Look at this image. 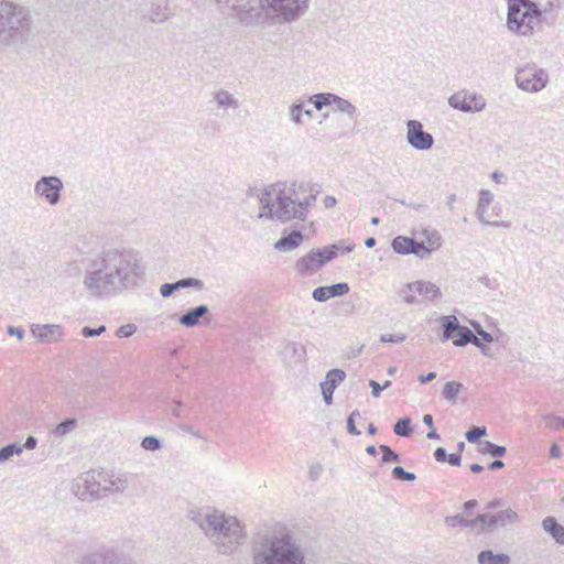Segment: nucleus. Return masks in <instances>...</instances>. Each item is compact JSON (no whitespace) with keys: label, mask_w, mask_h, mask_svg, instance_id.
<instances>
[{"label":"nucleus","mask_w":564,"mask_h":564,"mask_svg":"<svg viewBox=\"0 0 564 564\" xmlns=\"http://www.w3.org/2000/svg\"><path fill=\"white\" fill-rule=\"evenodd\" d=\"M145 268L139 254L130 249L110 248L90 259L83 286L96 299H107L138 288Z\"/></svg>","instance_id":"1"},{"label":"nucleus","mask_w":564,"mask_h":564,"mask_svg":"<svg viewBox=\"0 0 564 564\" xmlns=\"http://www.w3.org/2000/svg\"><path fill=\"white\" fill-rule=\"evenodd\" d=\"M214 546L225 556L235 554L246 542L247 532L243 523L234 516L217 509H192L187 514Z\"/></svg>","instance_id":"2"},{"label":"nucleus","mask_w":564,"mask_h":564,"mask_svg":"<svg viewBox=\"0 0 564 564\" xmlns=\"http://www.w3.org/2000/svg\"><path fill=\"white\" fill-rule=\"evenodd\" d=\"M36 36V25L29 8L12 0H0V52L21 53Z\"/></svg>","instance_id":"3"},{"label":"nucleus","mask_w":564,"mask_h":564,"mask_svg":"<svg viewBox=\"0 0 564 564\" xmlns=\"http://www.w3.org/2000/svg\"><path fill=\"white\" fill-rule=\"evenodd\" d=\"M251 564H307L306 551L288 532H264L254 536Z\"/></svg>","instance_id":"4"},{"label":"nucleus","mask_w":564,"mask_h":564,"mask_svg":"<svg viewBox=\"0 0 564 564\" xmlns=\"http://www.w3.org/2000/svg\"><path fill=\"white\" fill-rule=\"evenodd\" d=\"M507 13V28L518 35H530L542 20V11L531 0H513Z\"/></svg>","instance_id":"5"},{"label":"nucleus","mask_w":564,"mask_h":564,"mask_svg":"<svg viewBox=\"0 0 564 564\" xmlns=\"http://www.w3.org/2000/svg\"><path fill=\"white\" fill-rule=\"evenodd\" d=\"M276 207L259 213V218H267L280 223H289L293 219L305 220V208H300L294 189L279 188L276 193Z\"/></svg>","instance_id":"6"},{"label":"nucleus","mask_w":564,"mask_h":564,"mask_svg":"<svg viewBox=\"0 0 564 564\" xmlns=\"http://www.w3.org/2000/svg\"><path fill=\"white\" fill-rule=\"evenodd\" d=\"M399 296L406 304H423L441 300L442 292L435 283L419 280L405 284L399 291Z\"/></svg>","instance_id":"7"},{"label":"nucleus","mask_w":564,"mask_h":564,"mask_svg":"<svg viewBox=\"0 0 564 564\" xmlns=\"http://www.w3.org/2000/svg\"><path fill=\"white\" fill-rule=\"evenodd\" d=\"M338 245L312 249L308 253L301 257L295 262V270L302 275H308L317 272L323 265L337 257Z\"/></svg>","instance_id":"8"},{"label":"nucleus","mask_w":564,"mask_h":564,"mask_svg":"<svg viewBox=\"0 0 564 564\" xmlns=\"http://www.w3.org/2000/svg\"><path fill=\"white\" fill-rule=\"evenodd\" d=\"M269 10L283 22L292 23L308 10L310 0H265Z\"/></svg>","instance_id":"9"},{"label":"nucleus","mask_w":564,"mask_h":564,"mask_svg":"<svg viewBox=\"0 0 564 564\" xmlns=\"http://www.w3.org/2000/svg\"><path fill=\"white\" fill-rule=\"evenodd\" d=\"M72 490L82 501L101 499L99 471L90 470L77 477L73 482Z\"/></svg>","instance_id":"10"},{"label":"nucleus","mask_w":564,"mask_h":564,"mask_svg":"<svg viewBox=\"0 0 564 564\" xmlns=\"http://www.w3.org/2000/svg\"><path fill=\"white\" fill-rule=\"evenodd\" d=\"M549 80L547 74L535 65H527L518 69L516 74L517 86L529 93L542 90Z\"/></svg>","instance_id":"11"},{"label":"nucleus","mask_w":564,"mask_h":564,"mask_svg":"<svg viewBox=\"0 0 564 564\" xmlns=\"http://www.w3.org/2000/svg\"><path fill=\"white\" fill-rule=\"evenodd\" d=\"M101 499L111 495L123 494L129 486L137 479L131 474H109L99 471Z\"/></svg>","instance_id":"12"},{"label":"nucleus","mask_w":564,"mask_h":564,"mask_svg":"<svg viewBox=\"0 0 564 564\" xmlns=\"http://www.w3.org/2000/svg\"><path fill=\"white\" fill-rule=\"evenodd\" d=\"M452 108L466 113L479 112L486 107L485 98L474 91L466 89L453 94L448 98Z\"/></svg>","instance_id":"13"},{"label":"nucleus","mask_w":564,"mask_h":564,"mask_svg":"<svg viewBox=\"0 0 564 564\" xmlns=\"http://www.w3.org/2000/svg\"><path fill=\"white\" fill-rule=\"evenodd\" d=\"M406 141L415 150L426 151L434 144V138L430 132L423 130V124L417 120L406 122Z\"/></svg>","instance_id":"14"},{"label":"nucleus","mask_w":564,"mask_h":564,"mask_svg":"<svg viewBox=\"0 0 564 564\" xmlns=\"http://www.w3.org/2000/svg\"><path fill=\"white\" fill-rule=\"evenodd\" d=\"M63 182L57 176H42L34 185L37 196L45 198L51 205H56L61 199Z\"/></svg>","instance_id":"15"},{"label":"nucleus","mask_w":564,"mask_h":564,"mask_svg":"<svg viewBox=\"0 0 564 564\" xmlns=\"http://www.w3.org/2000/svg\"><path fill=\"white\" fill-rule=\"evenodd\" d=\"M120 560L119 551L113 545H100L82 557L80 564H117Z\"/></svg>","instance_id":"16"},{"label":"nucleus","mask_w":564,"mask_h":564,"mask_svg":"<svg viewBox=\"0 0 564 564\" xmlns=\"http://www.w3.org/2000/svg\"><path fill=\"white\" fill-rule=\"evenodd\" d=\"M492 200H494V195H492V193L490 191L481 189L479 192L478 204H477V208H476V217H477V219L481 224H484V225H490V226H494V227H505V228H508L510 226V223H507V221H502V223L489 221V220L486 219L485 215L487 213L488 207L492 203Z\"/></svg>","instance_id":"17"},{"label":"nucleus","mask_w":564,"mask_h":564,"mask_svg":"<svg viewBox=\"0 0 564 564\" xmlns=\"http://www.w3.org/2000/svg\"><path fill=\"white\" fill-rule=\"evenodd\" d=\"M31 332L34 337L46 343L56 341L62 336L61 326L55 324H34L31 326Z\"/></svg>","instance_id":"18"},{"label":"nucleus","mask_w":564,"mask_h":564,"mask_svg":"<svg viewBox=\"0 0 564 564\" xmlns=\"http://www.w3.org/2000/svg\"><path fill=\"white\" fill-rule=\"evenodd\" d=\"M304 236L300 230H292L288 236L281 237L274 248L281 252H290L296 249L303 242Z\"/></svg>","instance_id":"19"},{"label":"nucleus","mask_w":564,"mask_h":564,"mask_svg":"<svg viewBox=\"0 0 564 564\" xmlns=\"http://www.w3.org/2000/svg\"><path fill=\"white\" fill-rule=\"evenodd\" d=\"M279 188L282 187L278 184H274L265 187L263 191L257 194V198L259 199L260 204V213L276 207L275 197Z\"/></svg>","instance_id":"20"},{"label":"nucleus","mask_w":564,"mask_h":564,"mask_svg":"<svg viewBox=\"0 0 564 564\" xmlns=\"http://www.w3.org/2000/svg\"><path fill=\"white\" fill-rule=\"evenodd\" d=\"M208 312H209L208 306L205 304H202L194 308H191L188 312L183 314L180 317L178 322L183 326L194 327L199 324L200 318L204 317L205 315H207Z\"/></svg>","instance_id":"21"},{"label":"nucleus","mask_w":564,"mask_h":564,"mask_svg":"<svg viewBox=\"0 0 564 564\" xmlns=\"http://www.w3.org/2000/svg\"><path fill=\"white\" fill-rule=\"evenodd\" d=\"M346 372L334 368L326 373L325 380L319 383L321 391L334 393L335 389L345 380Z\"/></svg>","instance_id":"22"},{"label":"nucleus","mask_w":564,"mask_h":564,"mask_svg":"<svg viewBox=\"0 0 564 564\" xmlns=\"http://www.w3.org/2000/svg\"><path fill=\"white\" fill-rule=\"evenodd\" d=\"M440 323L443 328V333L441 336L442 341H447L449 339H455L457 330L460 327V324L455 315H445L440 317Z\"/></svg>","instance_id":"23"},{"label":"nucleus","mask_w":564,"mask_h":564,"mask_svg":"<svg viewBox=\"0 0 564 564\" xmlns=\"http://www.w3.org/2000/svg\"><path fill=\"white\" fill-rule=\"evenodd\" d=\"M213 100L216 102L218 109H238L240 104L235 96L225 89H219L213 94Z\"/></svg>","instance_id":"24"},{"label":"nucleus","mask_w":564,"mask_h":564,"mask_svg":"<svg viewBox=\"0 0 564 564\" xmlns=\"http://www.w3.org/2000/svg\"><path fill=\"white\" fill-rule=\"evenodd\" d=\"M543 530L549 533L556 543L564 545V527L557 523L553 517H546L542 521Z\"/></svg>","instance_id":"25"},{"label":"nucleus","mask_w":564,"mask_h":564,"mask_svg":"<svg viewBox=\"0 0 564 564\" xmlns=\"http://www.w3.org/2000/svg\"><path fill=\"white\" fill-rule=\"evenodd\" d=\"M453 344L457 347L466 346L467 344H473L476 347H481L480 339L469 329L467 326L460 325L457 330L456 337Z\"/></svg>","instance_id":"26"},{"label":"nucleus","mask_w":564,"mask_h":564,"mask_svg":"<svg viewBox=\"0 0 564 564\" xmlns=\"http://www.w3.org/2000/svg\"><path fill=\"white\" fill-rule=\"evenodd\" d=\"M284 354L288 358H290L294 364H301L306 358V349L305 346L295 343L289 341L284 347Z\"/></svg>","instance_id":"27"},{"label":"nucleus","mask_w":564,"mask_h":564,"mask_svg":"<svg viewBox=\"0 0 564 564\" xmlns=\"http://www.w3.org/2000/svg\"><path fill=\"white\" fill-rule=\"evenodd\" d=\"M479 564H509L510 557L507 554H495L490 550L481 551L478 554Z\"/></svg>","instance_id":"28"},{"label":"nucleus","mask_w":564,"mask_h":564,"mask_svg":"<svg viewBox=\"0 0 564 564\" xmlns=\"http://www.w3.org/2000/svg\"><path fill=\"white\" fill-rule=\"evenodd\" d=\"M330 106L336 110L347 113L350 118L356 115L357 108L348 100L335 94H330Z\"/></svg>","instance_id":"29"},{"label":"nucleus","mask_w":564,"mask_h":564,"mask_svg":"<svg viewBox=\"0 0 564 564\" xmlns=\"http://www.w3.org/2000/svg\"><path fill=\"white\" fill-rule=\"evenodd\" d=\"M413 246H416V240L413 238L398 236L392 240V248L399 254H411Z\"/></svg>","instance_id":"30"},{"label":"nucleus","mask_w":564,"mask_h":564,"mask_svg":"<svg viewBox=\"0 0 564 564\" xmlns=\"http://www.w3.org/2000/svg\"><path fill=\"white\" fill-rule=\"evenodd\" d=\"M496 514L499 528H505L507 525H512L518 522L519 516L518 513L512 510L511 508H507L505 510H501Z\"/></svg>","instance_id":"31"},{"label":"nucleus","mask_w":564,"mask_h":564,"mask_svg":"<svg viewBox=\"0 0 564 564\" xmlns=\"http://www.w3.org/2000/svg\"><path fill=\"white\" fill-rule=\"evenodd\" d=\"M411 419L409 416H404L395 422L393 425V432L398 436L409 437L412 434Z\"/></svg>","instance_id":"32"},{"label":"nucleus","mask_w":564,"mask_h":564,"mask_svg":"<svg viewBox=\"0 0 564 564\" xmlns=\"http://www.w3.org/2000/svg\"><path fill=\"white\" fill-rule=\"evenodd\" d=\"M462 388H463L462 383L456 382V381H448L445 383V386L442 390V395L445 400L454 403L456 400V397Z\"/></svg>","instance_id":"33"},{"label":"nucleus","mask_w":564,"mask_h":564,"mask_svg":"<svg viewBox=\"0 0 564 564\" xmlns=\"http://www.w3.org/2000/svg\"><path fill=\"white\" fill-rule=\"evenodd\" d=\"M480 452L482 454H489L490 456L498 458L502 457L506 454L507 448L506 446L497 445L489 441H486L481 443Z\"/></svg>","instance_id":"34"},{"label":"nucleus","mask_w":564,"mask_h":564,"mask_svg":"<svg viewBox=\"0 0 564 564\" xmlns=\"http://www.w3.org/2000/svg\"><path fill=\"white\" fill-rule=\"evenodd\" d=\"M23 451V446L20 443H11L0 449V462H6L13 455H19Z\"/></svg>","instance_id":"35"},{"label":"nucleus","mask_w":564,"mask_h":564,"mask_svg":"<svg viewBox=\"0 0 564 564\" xmlns=\"http://www.w3.org/2000/svg\"><path fill=\"white\" fill-rule=\"evenodd\" d=\"M445 523L448 527L455 528L457 525L464 528H475V523L471 520L464 518L462 514L448 516L445 518Z\"/></svg>","instance_id":"36"},{"label":"nucleus","mask_w":564,"mask_h":564,"mask_svg":"<svg viewBox=\"0 0 564 564\" xmlns=\"http://www.w3.org/2000/svg\"><path fill=\"white\" fill-rule=\"evenodd\" d=\"M332 93H318L310 97L308 101L312 102L316 110H322L325 106H330Z\"/></svg>","instance_id":"37"},{"label":"nucleus","mask_w":564,"mask_h":564,"mask_svg":"<svg viewBox=\"0 0 564 564\" xmlns=\"http://www.w3.org/2000/svg\"><path fill=\"white\" fill-rule=\"evenodd\" d=\"M176 291L185 288H193L195 290H203L204 289V282L199 279L195 278H184L176 282H174Z\"/></svg>","instance_id":"38"},{"label":"nucleus","mask_w":564,"mask_h":564,"mask_svg":"<svg viewBox=\"0 0 564 564\" xmlns=\"http://www.w3.org/2000/svg\"><path fill=\"white\" fill-rule=\"evenodd\" d=\"M77 425V421L75 419H65L59 424L55 426L54 433L57 436H65L70 433Z\"/></svg>","instance_id":"39"},{"label":"nucleus","mask_w":564,"mask_h":564,"mask_svg":"<svg viewBox=\"0 0 564 564\" xmlns=\"http://www.w3.org/2000/svg\"><path fill=\"white\" fill-rule=\"evenodd\" d=\"M379 449L382 453L381 462L383 464L394 463V462L400 460V455L397 452H394L390 446L382 444L379 446Z\"/></svg>","instance_id":"40"},{"label":"nucleus","mask_w":564,"mask_h":564,"mask_svg":"<svg viewBox=\"0 0 564 564\" xmlns=\"http://www.w3.org/2000/svg\"><path fill=\"white\" fill-rule=\"evenodd\" d=\"M486 434L487 430L485 426H473L465 433V437L469 443H477Z\"/></svg>","instance_id":"41"},{"label":"nucleus","mask_w":564,"mask_h":564,"mask_svg":"<svg viewBox=\"0 0 564 564\" xmlns=\"http://www.w3.org/2000/svg\"><path fill=\"white\" fill-rule=\"evenodd\" d=\"M141 446L147 451H159L162 447L161 440L156 436L150 435L143 437L141 442Z\"/></svg>","instance_id":"42"},{"label":"nucleus","mask_w":564,"mask_h":564,"mask_svg":"<svg viewBox=\"0 0 564 564\" xmlns=\"http://www.w3.org/2000/svg\"><path fill=\"white\" fill-rule=\"evenodd\" d=\"M289 115H290V120L294 124H297V126L302 124L303 123V121H302L303 105L302 104H292L290 107Z\"/></svg>","instance_id":"43"},{"label":"nucleus","mask_w":564,"mask_h":564,"mask_svg":"<svg viewBox=\"0 0 564 564\" xmlns=\"http://www.w3.org/2000/svg\"><path fill=\"white\" fill-rule=\"evenodd\" d=\"M330 297L343 296L349 292V285L346 282L335 283L328 286Z\"/></svg>","instance_id":"44"},{"label":"nucleus","mask_w":564,"mask_h":564,"mask_svg":"<svg viewBox=\"0 0 564 564\" xmlns=\"http://www.w3.org/2000/svg\"><path fill=\"white\" fill-rule=\"evenodd\" d=\"M392 477L399 480L413 481L416 477L413 473L406 471L403 467L397 466L392 469Z\"/></svg>","instance_id":"45"},{"label":"nucleus","mask_w":564,"mask_h":564,"mask_svg":"<svg viewBox=\"0 0 564 564\" xmlns=\"http://www.w3.org/2000/svg\"><path fill=\"white\" fill-rule=\"evenodd\" d=\"M411 254H415L420 259H427L431 257L432 251L423 242L416 241V246H413L411 249Z\"/></svg>","instance_id":"46"},{"label":"nucleus","mask_w":564,"mask_h":564,"mask_svg":"<svg viewBox=\"0 0 564 564\" xmlns=\"http://www.w3.org/2000/svg\"><path fill=\"white\" fill-rule=\"evenodd\" d=\"M137 332V326L134 324H126L120 326L116 330V336L119 338H127L132 336Z\"/></svg>","instance_id":"47"},{"label":"nucleus","mask_w":564,"mask_h":564,"mask_svg":"<svg viewBox=\"0 0 564 564\" xmlns=\"http://www.w3.org/2000/svg\"><path fill=\"white\" fill-rule=\"evenodd\" d=\"M328 292H329L328 286H318L313 291L312 296L317 302H325L328 299H330V295Z\"/></svg>","instance_id":"48"},{"label":"nucleus","mask_w":564,"mask_h":564,"mask_svg":"<svg viewBox=\"0 0 564 564\" xmlns=\"http://www.w3.org/2000/svg\"><path fill=\"white\" fill-rule=\"evenodd\" d=\"M405 335L402 334V333H397V334H383L381 335L380 337V340L382 343H392V344H398V343H402L405 340Z\"/></svg>","instance_id":"49"},{"label":"nucleus","mask_w":564,"mask_h":564,"mask_svg":"<svg viewBox=\"0 0 564 564\" xmlns=\"http://www.w3.org/2000/svg\"><path fill=\"white\" fill-rule=\"evenodd\" d=\"M471 326L474 327L475 332L481 337L482 340L487 343L494 341V337L490 333L486 332L479 323L473 322Z\"/></svg>","instance_id":"50"},{"label":"nucleus","mask_w":564,"mask_h":564,"mask_svg":"<svg viewBox=\"0 0 564 564\" xmlns=\"http://www.w3.org/2000/svg\"><path fill=\"white\" fill-rule=\"evenodd\" d=\"M106 332V326L105 325H101L99 326L98 328H91V327H88V326H85L83 329H82V334L83 336L85 337H94V336H99L101 335L102 333Z\"/></svg>","instance_id":"51"},{"label":"nucleus","mask_w":564,"mask_h":564,"mask_svg":"<svg viewBox=\"0 0 564 564\" xmlns=\"http://www.w3.org/2000/svg\"><path fill=\"white\" fill-rule=\"evenodd\" d=\"M174 292H176V288L174 283H164L160 288V294L163 297L171 296Z\"/></svg>","instance_id":"52"},{"label":"nucleus","mask_w":564,"mask_h":564,"mask_svg":"<svg viewBox=\"0 0 564 564\" xmlns=\"http://www.w3.org/2000/svg\"><path fill=\"white\" fill-rule=\"evenodd\" d=\"M315 200H316V195L315 194H311L307 197H305L304 200H302V202L297 200V203H299L300 208H305V212H306V215H307L308 214V208L314 204Z\"/></svg>","instance_id":"53"},{"label":"nucleus","mask_w":564,"mask_h":564,"mask_svg":"<svg viewBox=\"0 0 564 564\" xmlns=\"http://www.w3.org/2000/svg\"><path fill=\"white\" fill-rule=\"evenodd\" d=\"M488 518H490V514H487V513L477 514V517L475 519H473L471 521L475 523V527L480 524V528L482 530H485V529H487Z\"/></svg>","instance_id":"54"},{"label":"nucleus","mask_w":564,"mask_h":564,"mask_svg":"<svg viewBox=\"0 0 564 564\" xmlns=\"http://www.w3.org/2000/svg\"><path fill=\"white\" fill-rule=\"evenodd\" d=\"M447 455L448 454L444 447H437L433 454L435 460L438 463H446Z\"/></svg>","instance_id":"55"},{"label":"nucleus","mask_w":564,"mask_h":564,"mask_svg":"<svg viewBox=\"0 0 564 564\" xmlns=\"http://www.w3.org/2000/svg\"><path fill=\"white\" fill-rule=\"evenodd\" d=\"M446 463H448L452 466H459L462 463V455L459 453L448 454Z\"/></svg>","instance_id":"56"},{"label":"nucleus","mask_w":564,"mask_h":564,"mask_svg":"<svg viewBox=\"0 0 564 564\" xmlns=\"http://www.w3.org/2000/svg\"><path fill=\"white\" fill-rule=\"evenodd\" d=\"M369 387L371 388V394L375 398H379L382 392L381 384L376 380H369Z\"/></svg>","instance_id":"57"},{"label":"nucleus","mask_w":564,"mask_h":564,"mask_svg":"<svg viewBox=\"0 0 564 564\" xmlns=\"http://www.w3.org/2000/svg\"><path fill=\"white\" fill-rule=\"evenodd\" d=\"M182 406H183V403L181 401H175L173 406L170 410L171 414L175 417H182L183 416V412L181 410Z\"/></svg>","instance_id":"58"},{"label":"nucleus","mask_w":564,"mask_h":564,"mask_svg":"<svg viewBox=\"0 0 564 564\" xmlns=\"http://www.w3.org/2000/svg\"><path fill=\"white\" fill-rule=\"evenodd\" d=\"M347 431L350 435H360V431L356 427L355 421L352 417H347Z\"/></svg>","instance_id":"59"},{"label":"nucleus","mask_w":564,"mask_h":564,"mask_svg":"<svg viewBox=\"0 0 564 564\" xmlns=\"http://www.w3.org/2000/svg\"><path fill=\"white\" fill-rule=\"evenodd\" d=\"M37 445V440L34 436H28L24 444L22 445L23 448L26 449H34Z\"/></svg>","instance_id":"60"},{"label":"nucleus","mask_w":564,"mask_h":564,"mask_svg":"<svg viewBox=\"0 0 564 564\" xmlns=\"http://www.w3.org/2000/svg\"><path fill=\"white\" fill-rule=\"evenodd\" d=\"M8 334L17 336L19 339H22L24 336V329L22 327H13L10 326L8 328Z\"/></svg>","instance_id":"61"},{"label":"nucleus","mask_w":564,"mask_h":564,"mask_svg":"<svg viewBox=\"0 0 564 564\" xmlns=\"http://www.w3.org/2000/svg\"><path fill=\"white\" fill-rule=\"evenodd\" d=\"M325 208H333L337 204V199L334 196L327 195L325 196L324 200Z\"/></svg>","instance_id":"62"},{"label":"nucleus","mask_w":564,"mask_h":564,"mask_svg":"<svg viewBox=\"0 0 564 564\" xmlns=\"http://www.w3.org/2000/svg\"><path fill=\"white\" fill-rule=\"evenodd\" d=\"M503 506V502L502 500L500 499H494L491 501H489L487 505H486V509L487 510H495L497 508H500Z\"/></svg>","instance_id":"63"},{"label":"nucleus","mask_w":564,"mask_h":564,"mask_svg":"<svg viewBox=\"0 0 564 564\" xmlns=\"http://www.w3.org/2000/svg\"><path fill=\"white\" fill-rule=\"evenodd\" d=\"M562 455V451L557 444H552L550 448V456L552 458H557Z\"/></svg>","instance_id":"64"}]
</instances>
